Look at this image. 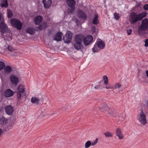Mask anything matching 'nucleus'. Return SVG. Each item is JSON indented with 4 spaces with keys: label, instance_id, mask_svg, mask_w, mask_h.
Wrapping results in <instances>:
<instances>
[{
    "label": "nucleus",
    "instance_id": "f257e3e1",
    "mask_svg": "<svg viewBox=\"0 0 148 148\" xmlns=\"http://www.w3.org/2000/svg\"><path fill=\"white\" fill-rule=\"evenodd\" d=\"M75 42L74 47L76 49H82L83 47L82 43L83 42V36L82 35H77L75 38Z\"/></svg>",
    "mask_w": 148,
    "mask_h": 148
},
{
    "label": "nucleus",
    "instance_id": "f03ea898",
    "mask_svg": "<svg viewBox=\"0 0 148 148\" xmlns=\"http://www.w3.org/2000/svg\"><path fill=\"white\" fill-rule=\"evenodd\" d=\"M148 29V19L145 18L142 21L141 25L138 27V32L139 34L144 33L143 31Z\"/></svg>",
    "mask_w": 148,
    "mask_h": 148
},
{
    "label": "nucleus",
    "instance_id": "7ed1b4c3",
    "mask_svg": "<svg viewBox=\"0 0 148 148\" xmlns=\"http://www.w3.org/2000/svg\"><path fill=\"white\" fill-rule=\"evenodd\" d=\"M10 31L8 27V25L6 24L4 21V19L2 20L1 22H0V32L1 33L2 36H4L5 33H8L10 34ZM11 36H12V34Z\"/></svg>",
    "mask_w": 148,
    "mask_h": 148
},
{
    "label": "nucleus",
    "instance_id": "20e7f679",
    "mask_svg": "<svg viewBox=\"0 0 148 148\" xmlns=\"http://www.w3.org/2000/svg\"><path fill=\"white\" fill-rule=\"evenodd\" d=\"M11 24L18 30H21L22 27V24L19 20L15 18H12L10 21Z\"/></svg>",
    "mask_w": 148,
    "mask_h": 148
},
{
    "label": "nucleus",
    "instance_id": "39448f33",
    "mask_svg": "<svg viewBox=\"0 0 148 148\" xmlns=\"http://www.w3.org/2000/svg\"><path fill=\"white\" fill-rule=\"evenodd\" d=\"M138 120L140 123L143 125H145L147 123L145 115L144 114L143 109L140 110V112L139 115Z\"/></svg>",
    "mask_w": 148,
    "mask_h": 148
},
{
    "label": "nucleus",
    "instance_id": "423d86ee",
    "mask_svg": "<svg viewBox=\"0 0 148 148\" xmlns=\"http://www.w3.org/2000/svg\"><path fill=\"white\" fill-rule=\"evenodd\" d=\"M72 35V33L71 31H67L63 37V40L64 42H70L71 40Z\"/></svg>",
    "mask_w": 148,
    "mask_h": 148
},
{
    "label": "nucleus",
    "instance_id": "0eeeda50",
    "mask_svg": "<svg viewBox=\"0 0 148 148\" xmlns=\"http://www.w3.org/2000/svg\"><path fill=\"white\" fill-rule=\"evenodd\" d=\"M43 101L44 99L42 96L40 98L33 97L31 99V102L32 103H35L37 105H42L43 103Z\"/></svg>",
    "mask_w": 148,
    "mask_h": 148
},
{
    "label": "nucleus",
    "instance_id": "6e6552de",
    "mask_svg": "<svg viewBox=\"0 0 148 148\" xmlns=\"http://www.w3.org/2000/svg\"><path fill=\"white\" fill-rule=\"evenodd\" d=\"M141 20L138 15L135 12L132 13L130 19V22L132 24H134L136 22Z\"/></svg>",
    "mask_w": 148,
    "mask_h": 148
},
{
    "label": "nucleus",
    "instance_id": "1a4fd4ad",
    "mask_svg": "<svg viewBox=\"0 0 148 148\" xmlns=\"http://www.w3.org/2000/svg\"><path fill=\"white\" fill-rule=\"evenodd\" d=\"M83 36V42L85 46H87L89 45L91 42L93 40V38L92 36L88 35L85 37L84 36Z\"/></svg>",
    "mask_w": 148,
    "mask_h": 148
},
{
    "label": "nucleus",
    "instance_id": "9d476101",
    "mask_svg": "<svg viewBox=\"0 0 148 148\" xmlns=\"http://www.w3.org/2000/svg\"><path fill=\"white\" fill-rule=\"evenodd\" d=\"M106 113L109 116L111 117H116L117 116V113L115 110L112 109L111 108L109 107Z\"/></svg>",
    "mask_w": 148,
    "mask_h": 148
},
{
    "label": "nucleus",
    "instance_id": "9b49d317",
    "mask_svg": "<svg viewBox=\"0 0 148 148\" xmlns=\"http://www.w3.org/2000/svg\"><path fill=\"white\" fill-rule=\"evenodd\" d=\"M10 79L12 84L16 86L18 84L19 80L18 78L17 77L14 75H12L10 77Z\"/></svg>",
    "mask_w": 148,
    "mask_h": 148
},
{
    "label": "nucleus",
    "instance_id": "f8f14e48",
    "mask_svg": "<svg viewBox=\"0 0 148 148\" xmlns=\"http://www.w3.org/2000/svg\"><path fill=\"white\" fill-rule=\"evenodd\" d=\"M6 113L8 115H11L14 112V108L11 105L6 106L5 107Z\"/></svg>",
    "mask_w": 148,
    "mask_h": 148
},
{
    "label": "nucleus",
    "instance_id": "ddd939ff",
    "mask_svg": "<svg viewBox=\"0 0 148 148\" xmlns=\"http://www.w3.org/2000/svg\"><path fill=\"white\" fill-rule=\"evenodd\" d=\"M77 14L79 17L85 20H87V16L83 10L80 9L78 10Z\"/></svg>",
    "mask_w": 148,
    "mask_h": 148
},
{
    "label": "nucleus",
    "instance_id": "4468645a",
    "mask_svg": "<svg viewBox=\"0 0 148 148\" xmlns=\"http://www.w3.org/2000/svg\"><path fill=\"white\" fill-rule=\"evenodd\" d=\"M14 95L13 91L10 89H8L5 90L4 92V96L6 97H9L12 96Z\"/></svg>",
    "mask_w": 148,
    "mask_h": 148
},
{
    "label": "nucleus",
    "instance_id": "2eb2a0df",
    "mask_svg": "<svg viewBox=\"0 0 148 148\" xmlns=\"http://www.w3.org/2000/svg\"><path fill=\"white\" fill-rule=\"evenodd\" d=\"M42 17L39 15L35 17L34 20V23L36 25H39L42 22Z\"/></svg>",
    "mask_w": 148,
    "mask_h": 148
},
{
    "label": "nucleus",
    "instance_id": "dca6fc26",
    "mask_svg": "<svg viewBox=\"0 0 148 148\" xmlns=\"http://www.w3.org/2000/svg\"><path fill=\"white\" fill-rule=\"evenodd\" d=\"M63 34L62 32H59L57 33L54 36L53 40L57 41H60L62 40Z\"/></svg>",
    "mask_w": 148,
    "mask_h": 148
},
{
    "label": "nucleus",
    "instance_id": "f3484780",
    "mask_svg": "<svg viewBox=\"0 0 148 148\" xmlns=\"http://www.w3.org/2000/svg\"><path fill=\"white\" fill-rule=\"evenodd\" d=\"M47 23L45 22H44L42 24L40 25L38 27H36V30L37 31H40L43 29H45L47 27Z\"/></svg>",
    "mask_w": 148,
    "mask_h": 148
},
{
    "label": "nucleus",
    "instance_id": "a211bd4d",
    "mask_svg": "<svg viewBox=\"0 0 148 148\" xmlns=\"http://www.w3.org/2000/svg\"><path fill=\"white\" fill-rule=\"evenodd\" d=\"M116 136H118L120 139L123 138L124 136L122 133L121 129L118 128L116 130Z\"/></svg>",
    "mask_w": 148,
    "mask_h": 148
},
{
    "label": "nucleus",
    "instance_id": "6ab92c4d",
    "mask_svg": "<svg viewBox=\"0 0 148 148\" xmlns=\"http://www.w3.org/2000/svg\"><path fill=\"white\" fill-rule=\"evenodd\" d=\"M109 107L106 104L103 103L100 106L98 109L99 111H105V112H106V111L108 110Z\"/></svg>",
    "mask_w": 148,
    "mask_h": 148
},
{
    "label": "nucleus",
    "instance_id": "aec40b11",
    "mask_svg": "<svg viewBox=\"0 0 148 148\" xmlns=\"http://www.w3.org/2000/svg\"><path fill=\"white\" fill-rule=\"evenodd\" d=\"M66 1L68 5L71 8H73L76 4V2L74 0H66Z\"/></svg>",
    "mask_w": 148,
    "mask_h": 148
},
{
    "label": "nucleus",
    "instance_id": "412c9836",
    "mask_svg": "<svg viewBox=\"0 0 148 148\" xmlns=\"http://www.w3.org/2000/svg\"><path fill=\"white\" fill-rule=\"evenodd\" d=\"M66 1L68 5L71 8H73L76 4V2L74 0H66Z\"/></svg>",
    "mask_w": 148,
    "mask_h": 148
},
{
    "label": "nucleus",
    "instance_id": "4be33fe9",
    "mask_svg": "<svg viewBox=\"0 0 148 148\" xmlns=\"http://www.w3.org/2000/svg\"><path fill=\"white\" fill-rule=\"evenodd\" d=\"M142 106L145 112H148V100L144 101L143 103Z\"/></svg>",
    "mask_w": 148,
    "mask_h": 148
},
{
    "label": "nucleus",
    "instance_id": "5701e85b",
    "mask_svg": "<svg viewBox=\"0 0 148 148\" xmlns=\"http://www.w3.org/2000/svg\"><path fill=\"white\" fill-rule=\"evenodd\" d=\"M43 3L44 4V7L45 8H47L49 7L52 3L51 0H43Z\"/></svg>",
    "mask_w": 148,
    "mask_h": 148
},
{
    "label": "nucleus",
    "instance_id": "b1692460",
    "mask_svg": "<svg viewBox=\"0 0 148 148\" xmlns=\"http://www.w3.org/2000/svg\"><path fill=\"white\" fill-rule=\"evenodd\" d=\"M96 44L98 47H99L101 49H103L105 47V45L102 41H99Z\"/></svg>",
    "mask_w": 148,
    "mask_h": 148
},
{
    "label": "nucleus",
    "instance_id": "393cba45",
    "mask_svg": "<svg viewBox=\"0 0 148 148\" xmlns=\"http://www.w3.org/2000/svg\"><path fill=\"white\" fill-rule=\"evenodd\" d=\"M18 92L21 93H24L25 91V88L22 84H20L17 88Z\"/></svg>",
    "mask_w": 148,
    "mask_h": 148
},
{
    "label": "nucleus",
    "instance_id": "a878e982",
    "mask_svg": "<svg viewBox=\"0 0 148 148\" xmlns=\"http://www.w3.org/2000/svg\"><path fill=\"white\" fill-rule=\"evenodd\" d=\"M12 70V68L9 66H6L4 69V72L6 74L10 73Z\"/></svg>",
    "mask_w": 148,
    "mask_h": 148
},
{
    "label": "nucleus",
    "instance_id": "bb28decb",
    "mask_svg": "<svg viewBox=\"0 0 148 148\" xmlns=\"http://www.w3.org/2000/svg\"><path fill=\"white\" fill-rule=\"evenodd\" d=\"M27 33L31 35H33L35 33V31L33 28L32 27H28L26 30Z\"/></svg>",
    "mask_w": 148,
    "mask_h": 148
},
{
    "label": "nucleus",
    "instance_id": "cd10ccee",
    "mask_svg": "<svg viewBox=\"0 0 148 148\" xmlns=\"http://www.w3.org/2000/svg\"><path fill=\"white\" fill-rule=\"evenodd\" d=\"M70 107L71 106L69 104L64 105L61 108V110L62 111H65L69 109L70 108Z\"/></svg>",
    "mask_w": 148,
    "mask_h": 148
},
{
    "label": "nucleus",
    "instance_id": "c85d7f7f",
    "mask_svg": "<svg viewBox=\"0 0 148 148\" xmlns=\"http://www.w3.org/2000/svg\"><path fill=\"white\" fill-rule=\"evenodd\" d=\"M15 117H11L10 118L9 121L10 123V124L8 126V127H9V128H11V126L14 123L15 121Z\"/></svg>",
    "mask_w": 148,
    "mask_h": 148
},
{
    "label": "nucleus",
    "instance_id": "c756f323",
    "mask_svg": "<svg viewBox=\"0 0 148 148\" xmlns=\"http://www.w3.org/2000/svg\"><path fill=\"white\" fill-rule=\"evenodd\" d=\"M3 2L5 4L1 3L0 4V5L1 8H3L5 7V8H7L8 6V0H3Z\"/></svg>",
    "mask_w": 148,
    "mask_h": 148
},
{
    "label": "nucleus",
    "instance_id": "7c9ffc66",
    "mask_svg": "<svg viewBox=\"0 0 148 148\" xmlns=\"http://www.w3.org/2000/svg\"><path fill=\"white\" fill-rule=\"evenodd\" d=\"M138 15L141 20L143 18L145 17L146 16L147 13L146 12H143L139 14Z\"/></svg>",
    "mask_w": 148,
    "mask_h": 148
},
{
    "label": "nucleus",
    "instance_id": "2f4dec72",
    "mask_svg": "<svg viewBox=\"0 0 148 148\" xmlns=\"http://www.w3.org/2000/svg\"><path fill=\"white\" fill-rule=\"evenodd\" d=\"M106 137H112L113 134L109 131L103 134Z\"/></svg>",
    "mask_w": 148,
    "mask_h": 148
},
{
    "label": "nucleus",
    "instance_id": "473e14b6",
    "mask_svg": "<svg viewBox=\"0 0 148 148\" xmlns=\"http://www.w3.org/2000/svg\"><path fill=\"white\" fill-rule=\"evenodd\" d=\"M7 122V119L5 118L4 117H3L0 119V124L1 125H3L4 124H5Z\"/></svg>",
    "mask_w": 148,
    "mask_h": 148
},
{
    "label": "nucleus",
    "instance_id": "72a5a7b5",
    "mask_svg": "<svg viewBox=\"0 0 148 148\" xmlns=\"http://www.w3.org/2000/svg\"><path fill=\"white\" fill-rule=\"evenodd\" d=\"M7 15L8 18H11L13 16V12L10 9L7 10Z\"/></svg>",
    "mask_w": 148,
    "mask_h": 148
},
{
    "label": "nucleus",
    "instance_id": "f704fd0d",
    "mask_svg": "<svg viewBox=\"0 0 148 148\" xmlns=\"http://www.w3.org/2000/svg\"><path fill=\"white\" fill-rule=\"evenodd\" d=\"M95 16L94 17L92 21V23L94 24H97L98 22V16L97 14H95Z\"/></svg>",
    "mask_w": 148,
    "mask_h": 148
},
{
    "label": "nucleus",
    "instance_id": "c9c22d12",
    "mask_svg": "<svg viewBox=\"0 0 148 148\" xmlns=\"http://www.w3.org/2000/svg\"><path fill=\"white\" fill-rule=\"evenodd\" d=\"M91 145V143L90 140L87 141L85 143V147L86 148H89Z\"/></svg>",
    "mask_w": 148,
    "mask_h": 148
},
{
    "label": "nucleus",
    "instance_id": "e433bc0d",
    "mask_svg": "<svg viewBox=\"0 0 148 148\" xmlns=\"http://www.w3.org/2000/svg\"><path fill=\"white\" fill-rule=\"evenodd\" d=\"M105 88L106 89H112L114 88V86L110 83H109L108 85H106Z\"/></svg>",
    "mask_w": 148,
    "mask_h": 148
},
{
    "label": "nucleus",
    "instance_id": "4c0bfd02",
    "mask_svg": "<svg viewBox=\"0 0 148 148\" xmlns=\"http://www.w3.org/2000/svg\"><path fill=\"white\" fill-rule=\"evenodd\" d=\"M5 64L3 62H0V71L2 70L5 67Z\"/></svg>",
    "mask_w": 148,
    "mask_h": 148
},
{
    "label": "nucleus",
    "instance_id": "58836bf2",
    "mask_svg": "<svg viewBox=\"0 0 148 148\" xmlns=\"http://www.w3.org/2000/svg\"><path fill=\"white\" fill-rule=\"evenodd\" d=\"M92 51L94 52H97L99 51L98 49V47L96 43L92 48Z\"/></svg>",
    "mask_w": 148,
    "mask_h": 148
},
{
    "label": "nucleus",
    "instance_id": "ea45409f",
    "mask_svg": "<svg viewBox=\"0 0 148 148\" xmlns=\"http://www.w3.org/2000/svg\"><path fill=\"white\" fill-rule=\"evenodd\" d=\"M103 79L104 81V83L106 84H107L108 82V77L106 75H104L103 76Z\"/></svg>",
    "mask_w": 148,
    "mask_h": 148
},
{
    "label": "nucleus",
    "instance_id": "a19ab883",
    "mask_svg": "<svg viewBox=\"0 0 148 148\" xmlns=\"http://www.w3.org/2000/svg\"><path fill=\"white\" fill-rule=\"evenodd\" d=\"M75 9V6L73 7V8H69L68 10V12L70 13L71 14H73V12Z\"/></svg>",
    "mask_w": 148,
    "mask_h": 148
},
{
    "label": "nucleus",
    "instance_id": "79ce46f5",
    "mask_svg": "<svg viewBox=\"0 0 148 148\" xmlns=\"http://www.w3.org/2000/svg\"><path fill=\"white\" fill-rule=\"evenodd\" d=\"M114 18L117 20H119L120 18L119 14H117L116 12H115L114 13Z\"/></svg>",
    "mask_w": 148,
    "mask_h": 148
},
{
    "label": "nucleus",
    "instance_id": "37998d69",
    "mask_svg": "<svg viewBox=\"0 0 148 148\" xmlns=\"http://www.w3.org/2000/svg\"><path fill=\"white\" fill-rule=\"evenodd\" d=\"M96 28L94 26H92L91 27V32L92 34L95 33L96 32Z\"/></svg>",
    "mask_w": 148,
    "mask_h": 148
},
{
    "label": "nucleus",
    "instance_id": "c03bdc74",
    "mask_svg": "<svg viewBox=\"0 0 148 148\" xmlns=\"http://www.w3.org/2000/svg\"><path fill=\"white\" fill-rule=\"evenodd\" d=\"M7 49L10 51H13L14 50V48L10 45H8L7 47Z\"/></svg>",
    "mask_w": 148,
    "mask_h": 148
},
{
    "label": "nucleus",
    "instance_id": "a18cd8bd",
    "mask_svg": "<svg viewBox=\"0 0 148 148\" xmlns=\"http://www.w3.org/2000/svg\"><path fill=\"white\" fill-rule=\"evenodd\" d=\"M18 92L17 94V98L18 100H19L21 97V94H23V93H21L18 92Z\"/></svg>",
    "mask_w": 148,
    "mask_h": 148
},
{
    "label": "nucleus",
    "instance_id": "49530a36",
    "mask_svg": "<svg viewBox=\"0 0 148 148\" xmlns=\"http://www.w3.org/2000/svg\"><path fill=\"white\" fill-rule=\"evenodd\" d=\"M121 86V85L119 83H117L115 85L114 88H119Z\"/></svg>",
    "mask_w": 148,
    "mask_h": 148
},
{
    "label": "nucleus",
    "instance_id": "de8ad7c7",
    "mask_svg": "<svg viewBox=\"0 0 148 148\" xmlns=\"http://www.w3.org/2000/svg\"><path fill=\"white\" fill-rule=\"evenodd\" d=\"M98 141V139L97 138L95 140L94 142L91 143V145L92 146L95 145L97 143Z\"/></svg>",
    "mask_w": 148,
    "mask_h": 148
},
{
    "label": "nucleus",
    "instance_id": "09e8293b",
    "mask_svg": "<svg viewBox=\"0 0 148 148\" xmlns=\"http://www.w3.org/2000/svg\"><path fill=\"white\" fill-rule=\"evenodd\" d=\"M127 34L129 35L131 34L132 33V30L131 29H128L127 30Z\"/></svg>",
    "mask_w": 148,
    "mask_h": 148
},
{
    "label": "nucleus",
    "instance_id": "8fccbe9b",
    "mask_svg": "<svg viewBox=\"0 0 148 148\" xmlns=\"http://www.w3.org/2000/svg\"><path fill=\"white\" fill-rule=\"evenodd\" d=\"M143 8L145 10H148V4L144 5L143 6Z\"/></svg>",
    "mask_w": 148,
    "mask_h": 148
},
{
    "label": "nucleus",
    "instance_id": "3c124183",
    "mask_svg": "<svg viewBox=\"0 0 148 148\" xmlns=\"http://www.w3.org/2000/svg\"><path fill=\"white\" fill-rule=\"evenodd\" d=\"M95 88L96 89H97L98 88L101 89L102 86H101V85H100L99 84V85L95 86Z\"/></svg>",
    "mask_w": 148,
    "mask_h": 148
},
{
    "label": "nucleus",
    "instance_id": "603ef678",
    "mask_svg": "<svg viewBox=\"0 0 148 148\" xmlns=\"http://www.w3.org/2000/svg\"><path fill=\"white\" fill-rule=\"evenodd\" d=\"M145 47H148V39H146L145 41Z\"/></svg>",
    "mask_w": 148,
    "mask_h": 148
},
{
    "label": "nucleus",
    "instance_id": "864d4df0",
    "mask_svg": "<svg viewBox=\"0 0 148 148\" xmlns=\"http://www.w3.org/2000/svg\"><path fill=\"white\" fill-rule=\"evenodd\" d=\"M136 7H140V5H141V4H140V3H139L137 1H136Z\"/></svg>",
    "mask_w": 148,
    "mask_h": 148
},
{
    "label": "nucleus",
    "instance_id": "5fc2aeb1",
    "mask_svg": "<svg viewBox=\"0 0 148 148\" xmlns=\"http://www.w3.org/2000/svg\"><path fill=\"white\" fill-rule=\"evenodd\" d=\"M3 18H4L3 17V16L2 15V14L0 12V21L2 19V20H3Z\"/></svg>",
    "mask_w": 148,
    "mask_h": 148
},
{
    "label": "nucleus",
    "instance_id": "6e6d98bb",
    "mask_svg": "<svg viewBox=\"0 0 148 148\" xmlns=\"http://www.w3.org/2000/svg\"><path fill=\"white\" fill-rule=\"evenodd\" d=\"M145 73L146 74L147 76L148 77V70L146 71Z\"/></svg>",
    "mask_w": 148,
    "mask_h": 148
},
{
    "label": "nucleus",
    "instance_id": "4d7b16f0",
    "mask_svg": "<svg viewBox=\"0 0 148 148\" xmlns=\"http://www.w3.org/2000/svg\"><path fill=\"white\" fill-rule=\"evenodd\" d=\"M2 133V131L1 129H0V136L1 134Z\"/></svg>",
    "mask_w": 148,
    "mask_h": 148
}]
</instances>
